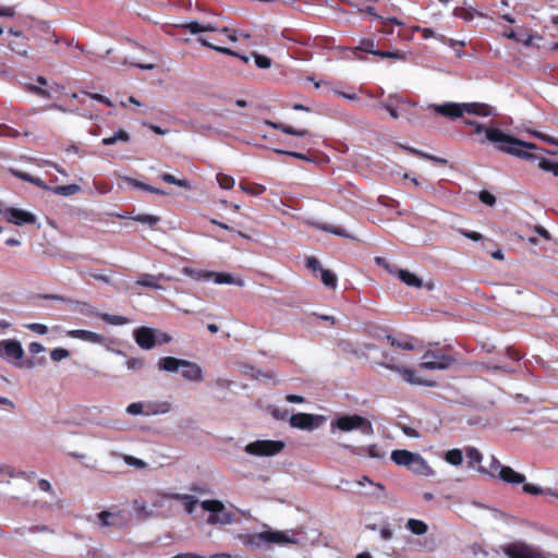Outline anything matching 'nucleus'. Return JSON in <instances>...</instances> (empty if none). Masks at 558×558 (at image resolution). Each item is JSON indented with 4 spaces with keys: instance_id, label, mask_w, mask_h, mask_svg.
Wrapping results in <instances>:
<instances>
[{
    "instance_id": "4",
    "label": "nucleus",
    "mask_w": 558,
    "mask_h": 558,
    "mask_svg": "<svg viewBox=\"0 0 558 558\" xmlns=\"http://www.w3.org/2000/svg\"><path fill=\"white\" fill-rule=\"evenodd\" d=\"M240 539L246 547L260 548L268 544H295L296 541L282 531H264L240 535Z\"/></svg>"
},
{
    "instance_id": "47",
    "label": "nucleus",
    "mask_w": 558,
    "mask_h": 558,
    "mask_svg": "<svg viewBox=\"0 0 558 558\" xmlns=\"http://www.w3.org/2000/svg\"><path fill=\"white\" fill-rule=\"evenodd\" d=\"M182 506L184 507V510L192 514L195 510V507L197 505V499L192 495H185L184 498H182V501H180Z\"/></svg>"
},
{
    "instance_id": "51",
    "label": "nucleus",
    "mask_w": 558,
    "mask_h": 558,
    "mask_svg": "<svg viewBox=\"0 0 558 558\" xmlns=\"http://www.w3.org/2000/svg\"><path fill=\"white\" fill-rule=\"evenodd\" d=\"M50 356L53 361L56 362H59L63 359H66L70 356V352L69 350L66 349H63V348H57V349H53L50 353Z\"/></svg>"
},
{
    "instance_id": "13",
    "label": "nucleus",
    "mask_w": 558,
    "mask_h": 558,
    "mask_svg": "<svg viewBox=\"0 0 558 558\" xmlns=\"http://www.w3.org/2000/svg\"><path fill=\"white\" fill-rule=\"evenodd\" d=\"M414 107H416L415 102L399 96H389V102L383 104V108L387 110L393 119H398L400 112H410V109Z\"/></svg>"
},
{
    "instance_id": "48",
    "label": "nucleus",
    "mask_w": 558,
    "mask_h": 558,
    "mask_svg": "<svg viewBox=\"0 0 558 558\" xmlns=\"http://www.w3.org/2000/svg\"><path fill=\"white\" fill-rule=\"evenodd\" d=\"M534 36L527 32V29L522 28L517 36L514 41L521 43L526 47L532 46Z\"/></svg>"
},
{
    "instance_id": "20",
    "label": "nucleus",
    "mask_w": 558,
    "mask_h": 558,
    "mask_svg": "<svg viewBox=\"0 0 558 558\" xmlns=\"http://www.w3.org/2000/svg\"><path fill=\"white\" fill-rule=\"evenodd\" d=\"M68 337L80 339L82 341L92 342V343H102L105 337L89 330L84 329H72L66 332Z\"/></svg>"
},
{
    "instance_id": "23",
    "label": "nucleus",
    "mask_w": 558,
    "mask_h": 558,
    "mask_svg": "<svg viewBox=\"0 0 558 558\" xmlns=\"http://www.w3.org/2000/svg\"><path fill=\"white\" fill-rule=\"evenodd\" d=\"M197 41L204 46V47H207L209 49H213L215 51H218L220 53H223V54H227V56H232V57H236L239 58L240 60H242L244 63H248L250 61V58L246 57V56H243V54H240L239 52L228 48V47H223V46H218V45H215L213 43H210L207 38L205 37H198Z\"/></svg>"
},
{
    "instance_id": "17",
    "label": "nucleus",
    "mask_w": 558,
    "mask_h": 558,
    "mask_svg": "<svg viewBox=\"0 0 558 558\" xmlns=\"http://www.w3.org/2000/svg\"><path fill=\"white\" fill-rule=\"evenodd\" d=\"M135 342L144 350H151L156 343V332L149 327H138L133 332Z\"/></svg>"
},
{
    "instance_id": "12",
    "label": "nucleus",
    "mask_w": 558,
    "mask_h": 558,
    "mask_svg": "<svg viewBox=\"0 0 558 558\" xmlns=\"http://www.w3.org/2000/svg\"><path fill=\"white\" fill-rule=\"evenodd\" d=\"M7 221L15 226L34 225L36 216L27 210L8 207L3 211Z\"/></svg>"
},
{
    "instance_id": "38",
    "label": "nucleus",
    "mask_w": 558,
    "mask_h": 558,
    "mask_svg": "<svg viewBox=\"0 0 558 558\" xmlns=\"http://www.w3.org/2000/svg\"><path fill=\"white\" fill-rule=\"evenodd\" d=\"M131 219L144 225H148L150 228L155 227L160 221V218L158 216L147 214L136 215L131 217Z\"/></svg>"
},
{
    "instance_id": "37",
    "label": "nucleus",
    "mask_w": 558,
    "mask_h": 558,
    "mask_svg": "<svg viewBox=\"0 0 558 558\" xmlns=\"http://www.w3.org/2000/svg\"><path fill=\"white\" fill-rule=\"evenodd\" d=\"M25 532H29V533H51L52 531L47 525H33V526H29V527L21 526V527H15L14 529V533L19 534V535H23Z\"/></svg>"
},
{
    "instance_id": "32",
    "label": "nucleus",
    "mask_w": 558,
    "mask_h": 558,
    "mask_svg": "<svg viewBox=\"0 0 558 558\" xmlns=\"http://www.w3.org/2000/svg\"><path fill=\"white\" fill-rule=\"evenodd\" d=\"M239 186L244 193L253 196H258L266 191L264 185L247 181L241 182Z\"/></svg>"
},
{
    "instance_id": "10",
    "label": "nucleus",
    "mask_w": 558,
    "mask_h": 558,
    "mask_svg": "<svg viewBox=\"0 0 558 558\" xmlns=\"http://www.w3.org/2000/svg\"><path fill=\"white\" fill-rule=\"evenodd\" d=\"M182 27L184 29H187L192 34H198V33H203V32H218L220 34H223L229 41L234 43L238 40L236 32L233 28L226 27V26L219 28V27L214 26L210 23L203 25L198 22H190V23L182 25Z\"/></svg>"
},
{
    "instance_id": "64",
    "label": "nucleus",
    "mask_w": 558,
    "mask_h": 558,
    "mask_svg": "<svg viewBox=\"0 0 558 558\" xmlns=\"http://www.w3.org/2000/svg\"><path fill=\"white\" fill-rule=\"evenodd\" d=\"M126 365L130 369H137L143 366V361L141 359L131 357L126 361Z\"/></svg>"
},
{
    "instance_id": "22",
    "label": "nucleus",
    "mask_w": 558,
    "mask_h": 558,
    "mask_svg": "<svg viewBox=\"0 0 558 558\" xmlns=\"http://www.w3.org/2000/svg\"><path fill=\"white\" fill-rule=\"evenodd\" d=\"M385 366L389 369L397 371L407 383L414 384V385H425V386L433 385L432 383H428V381H425V380H422L421 378H418L415 374V371H413L411 368L398 367L392 364H385Z\"/></svg>"
},
{
    "instance_id": "7",
    "label": "nucleus",
    "mask_w": 558,
    "mask_h": 558,
    "mask_svg": "<svg viewBox=\"0 0 558 558\" xmlns=\"http://www.w3.org/2000/svg\"><path fill=\"white\" fill-rule=\"evenodd\" d=\"M523 144L525 145L518 146V150L520 151V154H512L513 156L527 161H537V166L539 169L547 172H551L555 177H558V161H554L532 153V149H537V146L535 144L524 141Z\"/></svg>"
},
{
    "instance_id": "57",
    "label": "nucleus",
    "mask_w": 558,
    "mask_h": 558,
    "mask_svg": "<svg viewBox=\"0 0 558 558\" xmlns=\"http://www.w3.org/2000/svg\"><path fill=\"white\" fill-rule=\"evenodd\" d=\"M27 328L39 335H46L48 332V327L39 323L29 324L27 325Z\"/></svg>"
},
{
    "instance_id": "36",
    "label": "nucleus",
    "mask_w": 558,
    "mask_h": 558,
    "mask_svg": "<svg viewBox=\"0 0 558 558\" xmlns=\"http://www.w3.org/2000/svg\"><path fill=\"white\" fill-rule=\"evenodd\" d=\"M320 279L322 282L331 289H336L337 287V277L336 275L329 270V269H320Z\"/></svg>"
},
{
    "instance_id": "44",
    "label": "nucleus",
    "mask_w": 558,
    "mask_h": 558,
    "mask_svg": "<svg viewBox=\"0 0 558 558\" xmlns=\"http://www.w3.org/2000/svg\"><path fill=\"white\" fill-rule=\"evenodd\" d=\"M407 151L415 155V156H418L421 158H425V159H428V160H433V161H436L438 163H441V165H446L447 163V160L446 159H442V158H438V157H435V156H432V155H428V154H425V153H422L415 148H412V147H403Z\"/></svg>"
},
{
    "instance_id": "55",
    "label": "nucleus",
    "mask_w": 558,
    "mask_h": 558,
    "mask_svg": "<svg viewBox=\"0 0 558 558\" xmlns=\"http://www.w3.org/2000/svg\"><path fill=\"white\" fill-rule=\"evenodd\" d=\"M275 151L277 154L288 155V156L294 157L300 160L311 161V158L303 153H298V151H292V150H283V149H276Z\"/></svg>"
},
{
    "instance_id": "54",
    "label": "nucleus",
    "mask_w": 558,
    "mask_h": 558,
    "mask_svg": "<svg viewBox=\"0 0 558 558\" xmlns=\"http://www.w3.org/2000/svg\"><path fill=\"white\" fill-rule=\"evenodd\" d=\"M478 198L482 203L488 206H494L496 204V197L488 191H481L478 194Z\"/></svg>"
},
{
    "instance_id": "59",
    "label": "nucleus",
    "mask_w": 558,
    "mask_h": 558,
    "mask_svg": "<svg viewBox=\"0 0 558 558\" xmlns=\"http://www.w3.org/2000/svg\"><path fill=\"white\" fill-rule=\"evenodd\" d=\"M505 355L513 361H520L523 357V355L512 347L506 349Z\"/></svg>"
},
{
    "instance_id": "60",
    "label": "nucleus",
    "mask_w": 558,
    "mask_h": 558,
    "mask_svg": "<svg viewBox=\"0 0 558 558\" xmlns=\"http://www.w3.org/2000/svg\"><path fill=\"white\" fill-rule=\"evenodd\" d=\"M124 461L129 464V465H133V466H136V468H144L146 465V463L135 457H132V456H125L124 457Z\"/></svg>"
},
{
    "instance_id": "3",
    "label": "nucleus",
    "mask_w": 558,
    "mask_h": 558,
    "mask_svg": "<svg viewBox=\"0 0 558 558\" xmlns=\"http://www.w3.org/2000/svg\"><path fill=\"white\" fill-rule=\"evenodd\" d=\"M448 350V347H439L438 343L428 344L421 357L418 367L428 371H445L450 368L457 360L447 352Z\"/></svg>"
},
{
    "instance_id": "27",
    "label": "nucleus",
    "mask_w": 558,
    "mask_h": 558,
    "mask_svg": "<svg viewBox=\"0 0 558 558\" xmlns=\"http://www.w3.org/2000/svg\"><path fill=\"white\" fill-rule=\"evenodd\" d=\"M182 364H184V360L173 356H165L158 361V367L166 372H177Z\"/></svg>"
},
{
    "instance_id": "18",
    "label": "nucleus",
    "mask_w": 558,
    "mask_h": 558,
    "mask_svg": "<svg viewBox=\"0 0 558 558\" xmlns=\"http://www.w3.org/2000/svg\"><path fill=\"white\" fill-rule=\"evenodd\" d=\"M9 34L13 35V39L9 41L8 47L20 56H26L28 44L27 38L22 32H14L13 29L9 31Z\"/></svg>"
},
{
    "instance_id": "6",
    "label": "nucleus",
    "mask_w": 558,
    "mask_h": 558,
    "mask_svg": "<svg viewBox=\"0 0 558 558\" xmlns=\"http://www.w3.org/2000/svg\"><path fill=\"white\" fill-rule=\"evenodd\" d=\"M332 428H338L341 432H351L353 429L361 430L364 435H373L374 428L371 421L359 415H342L338 417L336 421L331 422Z\"/></svg>"
},
{
    "instance_id": "31",
    "label": "nucleus",
    "mask_w": 558,
    "mask_h": 558,
    "mask_svg": "<svg viewBox=\"0 0 558 558\" xmlns=\"http://www.w3.org/2000/svg\"><path fill=\"white\" fill-rule=\"evenodd\" d=\"M405 527L414 535H424L428 530L427 524L424 521L417 519H409L407 521Z\"/></svg>"
},
{
    "instance_id": "1",
    "label": "nucleus",
    "mask_w": 558,
    "mask_h": 558,
    "mask_svg": "<svg viewBox=\"0 0 558 558\" xmlns=\"http://www.w3.org/2000/svg\"><path fill=\"white\" fill-rule=\"evenodd\" d=\"M462 123L473 129L472 135H485L484 138L480 140L481 143L488 141L493 143L498 150L504 153L520 154L518 146L524 145L523 141L506 134L500 129L493 126L492 123L486 125L469 118H463Z\"/></svg>"
},
{
    "instance_id": "45",
    "label": "nucleus",
    "mask_w": 558,
    "mask_h": 558,
    "mask_svg": "<svg viewBox=\"0 0 558 558\" xmlns=\"http://www.w3.org/2000/svg\"><path fill=\"white\" fill-rule=\"evenodd\" d=\"M363 451L371 458L383 459L386 456V451L377 445H371L363 448Z\"/></svg>"
},
{
    "instance_id": "41",
    "label": "nucleus",
    "mask_w": 558,
    "mask_h": 558,
    "mask_svg": "<svg viewBox=\"0 0 558 558\" xmlns=\"http://www.w3.org/2000/svg\"><path fill=\"white\" fill-rule=\"evenodd\" d=\"M47 299H53V300H61V301H65V302H69V303H75L77 306H78V311L85 315H88L90 316L87 312L88 310H92V311H95L88 303L86 302H78V301H72V300H66L62 296H59V295H47L46 296Z\"/></svg>"
},
{
    "instance_id": "2",
    "label": "nucleus",
    "mask_w": 558,
    "mask_h": 558,
    "mask_svg": "<svg viewBox=\"0 0 558 558\" xmlns=\"http://www.w3.org/2000/svg\"><path fill=\"white\" fill-rule=\"evenodd\" d=\"M428 109L434 111L436 114L444 116L451 120L463 118L464 113L478 117L497 116L496 108L485 102H446L442 105H429Z\"/></svg>"
},
{
    "instance_id": "46",
    "label": "nucleus",
    "mask_w": 558,
    "mask_h": 558,
    "mask_svg": "<svg viewBox=\"0 0 558 558\" xmlns=\"http://www.w3.org/2000/svg\"><path fill=\"white\" fill-rule=\"evenodd\" d=\"M15 177L26 181V182H31L41 189H49L39 178H35L31 174H27V173H23V172H13Z\"/></svg>"
},
{
    "instance_id": "30",
    "label": "nucleus",
    "mask_w": 558,
    "mask_h": 558,
    "mask_svg": "<svg viewBox=\"0 0 558 558\" xmlns=\"http://www.w3.org/2000/svg\"><path fill=\"white\" fill-rule=\"evenodd\" d=\"M201 507L205 511L210 512L209 515H216V514L222 512L225 510V508H226L223 502L220 501V500H217V499L203 500L201 502Z\"/></svg>"
},
{
    "instance_id": "28",
    "label": "nucleus",
    "mask_w": 558,
    "mask_h": 558,
    "mask_svg": "<svg viewBox=\"0 0 558 558\" xmlns=\"http://www.w3.org/2000/svg\"><path fill=\"white\" fill-rule=\"evenodd\" d=\"M399 279L409 287L421 288L423 286L422 279L409 270L400 269L398 272Z\"/></svg>"
},
{
    "instance_id": "63",
    "label": "nucleus",
    "mask_w": 558,
    "mask_h": 558,
    "mask_svg": "<svg viewBox=\"0 0 558 558\" xmlns=\"http://www.w3.org/2000/svg\"><path fill=\"white\" fill-rule=\"evenodd\" d=\"M306 266H307L308 269H311L313 271H317V270L323 269L320 267V263L315 257H307Z\"/></svg>"
},
{
    "instance_id": "21",
    "label": "nucleus",
    "mask_w": 558,
    "mask_h": 558,
    "mask_svg": "<svg viewBox=\"0 0 558 558\" xmlns=\"http://www.w3.org/2000/svg\"><path fill=\"white\" fill-rule=\"evenodd\" d=\"M181 375L190 381H201L203 379V372L199 365L187 360H184V364H182Z\"/></svg>"
},
{
    "instance_id": "11",
    "label": "nucleus",
    "mask_w": 558,
    "mask_h": 558,
    "mask_svg": "<svg viewBox=\"0 0 558 558\" xmlns=\"http://www.w3.org/2000/svg\"><path fill=\"white\" fill-rule=\"evenodd\" d=\"M323 422V416L310 413H296L291 415L289 420V423L292 427L304 430H313L319 427Z\"/></svg>"
},
{
    "instance_id": "25",
    "label": "nucleus",
    "mask_w": 558,
    "mask_h": 558,
    "mask_svg": "<svg viewBox=\"0 0 558 558\" xmlns=\"http://www.w3.org/2000/svg\"><path fill=\"white\" fill-rule=\"evenodd\" d=\"M87 313L90 316L99 317L105 323L110 324V325H114V326L126 325V324L130 323V319L128 317L120 316V315H111V314H107V313H97L96 311H92V310H88Z\"/></svg>"
},
{
    "instance_id": "52",
    "label": "nucleus",
    "mask_w": 558,
    "mask_h": 558,
    "mask_svg": "<svg viewBox=\"0 0 558 558\" xmlns=\"http://www.w3.org/2000/svg\"><path fill=\"white\" fill-rule=\"evenodd\" d=\"M359 49L364 51V52L372 53L374 56H375V52L377 50V49H375V43L372 39H363L360 43Z\"/></svg>"
},
{
    "instance_id": "16",
    "label": "nucleus",
    "mask_w": 558,
    "mask_h": 558,
    "mask_svg": "<svg viewBox=\"0 0 558 558\" xmlns=\"http://www.w3.org/2000/svg\"><path fill=\"white\" fill-rule=\"evenodd\" d=\"M24 355V350L17 340H1L0 341V356L8 361L21 360Z\"/></svg>"
},
{
    "instance_id": "9",
    "label": "nucleus",
    "mask_w": 558,
    "mask_h": 558,
    "mask_svg": "<svg viewBox=\"0 0 558 558\" xmlns=\"http://www.w3.org/2000/svg\"><path fill=\"white\" fill-rule=\"evenodd\" d=\"M284 446L281 440H256L247 444L244 450L251 456L272 457L280 453Z\"/></svg>"
},
{
    "instance_id": "40",
    "label": "nucleus",
    "mask_w": 558,
    "mask_h": 558,
    "mask_svg": "<svg viewBox=\"0 0 558 558\" xmlns=\"http://www.w3.org/2000/svg\"><path fill=\"white\" fill-rule=\"evenodd\" d=\"M445 459L452 465H460L463 461L462 451L460 449H451L446 452Z\"/></svg>"
},
{
    "instance_id": "43",
    "label": "nucleus",
    "mask_w": 558,
    "mask_h": 558,
    "mask_svg": "<svg viewBox=\"0 0 558 558\" xmlns=\"http://www.w3.org/2000/svg\"><path fill=\"white\" fill-rule=\"evenodd\" d=\"M387 340L392 347H397L408 351L414 350V345L409 339L396 340L392 336H387Z\"/></svg>"
},
{
    "instance_id": "49",
    "label": "nucleus",
    "mask_w": 558,
    "mask_h": 558,
    "mask_svg": "<svg viewBox=\"0 0 558 558\" xmlns=\"http://www.w3.org/2000/svg\"><path fill=\"white\" fill-rule=\"evenodd\" d=\"M253 57L255 60V64L259 69H268L271 66V59L267 56L259 54L257 52H253Z\"/></svg>"
},
{
    "instance_id": "14",
    "label": "nucleus",
    "mask_w": 558,
    "mask_h": 558,
    "mask_svg": "<svg viewBox=\"0 0 558 558\" xmlns=\"http://www.w3.org/2000/svg\"><path fill=\"white\" fill-rule=\"evenodd\" d=\"M504 551L509 558H544L538 551L521 542L505 546Z\"/></svg>"
},
{
    "instance_id": "8",
    "label": "nucleus",
    "mask_w": 558,
    "mask_h": 558,
    "mask_svg": "<svg viewBox=\"0 0 558 558\" xmlns=\"http://www.w3.org/2000/svg\"><path fill=\"white\" fill-rule=\"evenodd\" d=\"M391 460L396 464L407 466L417 474H425V471L428 470L427 463L420 454L405 449L393 450L391 452Z\"/></svg>"
},
{
    "instance_id": "24",
    "label": "nucleus",
    "mask_w": 558,
    "mask_h": 558,
    "mask_svg": "<svg viewBox=\"0 0 558 558\" xmlns=\"http://www.w3.org/2000/svg\"><path fill=\"white\" fill-rule=\"evenodd\" d=\"M268 125H270L275 130H279L286 134L300 136V137H306L310 136L311 133L306 129H295L291 125L281 123V122H267Z\"/></svg>"
},
{
    "instance_id": "39",
    "label": "nucleus",
    "mask_w": 558,
    "mask_h": 558,
    "mask_svg": "<svg viewBox=\"0 0 558 558\" xmlns=\"http://www.w3.org/2000/svg\"><path fill=\"white\" fill-rule=\"evenodd\" d=\"M523 484V492L525 494H530V495H533V496H538V495H543V494H550L555 497L558 498V493H550V492H546L544 490L542 487L539 486H536L534 484H530V483H522Z\"/></svg>"
},
{
    "instance_id": "35",
    "label": "nucleus",
    "mask_w": 558,
    "mask_h": 558,
    "mask_svg": "<svg viewBox=\"0 0 558 558\" xmlns=\"http://www.w3.org/2000/svg\"><path fill=\"white\" fill-rule=\"evenodd\" d=\"M160 178L163 182L168 184H174L186 190L191 189V183L187 180L177 179L174 175L170 173H162Z\"/></svg>"
},
{
    "instance_id": "5",
    "label": "nucleus",
    "mask_w": 558,
    "mask_h": 558,
    "mask_svg": "<svg viewBox=\"0 0 558 558\" xmlns=\"http://www.w3.org/2000/svg\"><path fill=\"white\" fill-rule=\"evenodd\" d=\"M482 473H487L493 478H498L505 483L518 485L525 482V475L514 471L510 466L502 465L496 457H492L487 470L478 469Z\"/></svg>"
},
{
    "instance_id": "58",
    "label": "nucleus",
    "mask_w": 558,
    "mask_h": 558,
    "mask_svg": "<svg viewBox=\"0 0 558 558\" xmlns=\"http://www.w3.org/2000/svg\"><path fill=\"white\" fill-rule=\"evenodd\" d=\"M128 413L138 415L143 413V404L141 402H133L126 409Z\"/></svg>"
},
{
    "instance_id": "50",
    "label": "nucleus",
    "mask_w": 558,
    "mask_h": 558,
    "mask_svg": "<svg viewBox=\"0 0 558 558\" xmlns=\"http://www.w3.org/2000/svg\"><path fill=\"white\" fill-rule=\"evenodd\" d=\"M217 181L221 189L230 190L234 185V179L228 174L219 173L217 174Z\"/></svg>"
},
{
    "instance_id": "61",
    "label": "nucleus",
    "mask_w": 558,
    "mask_h": 558,
    "mask_svg": "<svg viewBox=\"0 0 558 558\" xmlns=\"http://www.w3.org/2000/svg\"><path fill=\"white\" fill-rule=\"evenodd\" d=\"M460 233L463 236H465V238H468V239H470L472 241H475V242L481 241L483 239V235L481 233H478V232H475V231L461 230Z\"/></svg>"
},
{
    "instance_id": "33",
    "label": "nucleus",
    "mask_w": 558,
    "mask_h": 558,
    "mask_svg": "<svg viewBox=\"0 0 558 558\" xmlns=\"http://www.w3.org/2000/svg\"><path fill=\"white\" fill-rule=\"evenodd\" d=\"M52 193L61 196H71L81 191V186L77 184L58 185L50 189Z\"/></svg>"
},
{
    "instance_id": "34",
    "label": "nucleus",
    "mask_w": 558,
    "mask_h": 558,
    "mask_svg": "<svg viewBox=\"0 0 558 558\" xmlns=\"http://www.w3.org/2000/svg\"><path fill=\"white\" fill-rule=\"evenodd\" d=\"M129 140H130V134L124 130H119L117 133H114V135L109 136V137H104L101 140V144L104 146H110V145H114L118 141L128 142Z\"/></svg>"
},
{
    "instance_id": "62",
    "label": "nucleus",
    "mask_w": 558,
    "mask_h": 558,
    "mask_svg": "<svg viewBox=\"0 0 558 558\" xmlns=\"http://www.w3.org/2000/svg\"><path fill=\"white\" fill-rule=\"evenodd\" d=\"M141 190H144L146 192H149V193H153V194H157V195H167L166 191H163L161 189H158V187H155V186H151V185L146 184V183H142Z\"/></svg>"
},
{
    "instance_id": "15",
    "label": "nucleus",
    "mask_w": 558,
    "mask_h": 558,
    "mask_svg": "<svg viewBox=\"0 0 558 558\" xmlns=\"http://www.w3.org/2000/svg\"><path fill=\"white\" fill-rule=\"evenodd\" d=\"M197 279L214 280L217 284H235L242 287V279H235L231 274L203 270L198 272Z\"/></svg>"
},
{
    "instance_id": "42",
    "label": "nucleus",
    "mask_w": 558,
    "mask_h": 558,
    "mask_svg": "<svg viewBox=\"0 0 558 558\" xmlns=\"http://www.w3.org/2000/svg\"><path fill=\"white\" fill-rule=\"evenodd\" d=\"M466 458L469 460V465L473 468L475 464H480L482 462L483 456L476 448L470 447L466 449Z\"/></svg>"
},
{
    "instance_id": "19",
    "label": "nucleus",
    "mask_w": 558,
    "mask_h": 558,
    "mask_svg": "<svg viewBox=\"0 0 558 558\" xmlns=\"http://www.w3.org/2000/svg\"><path fill=\"white\" fill-rule=\"evenodd\" d=\"M161 280L168 281V280H170V278L163 274H158V275L143 274L138 277V279L136 280L135 283L138 286H142V287L160 290V289H163V287L161 284H159V281H161Z\"/></svg>"
},
{
    "instance_id": "29",
    "label": "nucleus",
    "mask_w": 558,
    "mask_h": 558,
    "mask_svg": "<svg viewBox=\"0 0 558 558\" xmlns=\"http://www.w3.org/2000/svg\"><path fill=\"white\" fill-rule=\"evenodd\" d=\"M121 512L112 513L110 511H101L98 513V519L100 521L101 526H116L121 525L120 522H118V519L120 518Z\"/></svg>"
},
{
    "instance_id": "26",
    "label": "nucleus",
    "mask_w": 558,
    "mask_h": 558,
    "mask_svg": "<svg viewBox=\"0 0 558 558\" xmlns=\"http://www.w3.org/2000/svg\"><path fill=\"white\" fill-rule=\"evenodd\" d=\"M235 521V514L231 511H222L216 515H209L207 518V523L210 525H228L232 524Z\"/></svg>"
},
{
    "instance_id": "53",
    "label": "nucleus",
    "mask_w": 558,
    "mask_h": 558,
    "mask_svg": "<svg viewBox=\"0 0 558 558\" xmlns=\"http://www.w3.org/2000/svg\"><path fill=\"white\" fill-rule=\"evenodd\" d=\"M27 90L41 97V98H46V99H49L51 97V94L45 89V88H41L39 86H36V85H33V84H29L27 86Z\"/></svg>"
},
{
    "instance_id": "56",
    "label": "nucleus",
    "mask_w": 558,
    "mask_h": 558,
    "mask_svg": "<svg viewBox=\"0 0 558 558\" xmlns=\"http://www.w3.org/2000/svg\"><path fill=\"white\" fill-rule=\"evenodd\" d=\"M375 56H378L383 59H386V58H396V59H403L404 56L401 51H381V50H376L375 52Z\"/></svg>"
}]
</instances>
